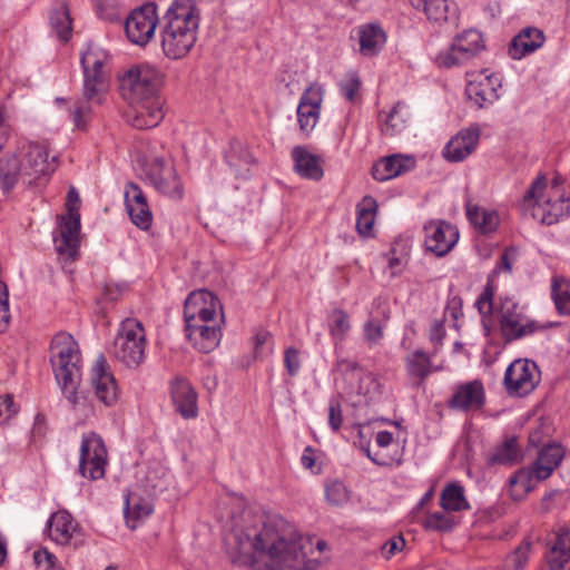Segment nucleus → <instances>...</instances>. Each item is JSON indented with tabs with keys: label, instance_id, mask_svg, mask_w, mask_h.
I'll return each instance as SVG.
<instances>
[{
	"label": "nucleus",
	"instance_id": "1",
	"mask_svg": "<svg viewBox=\"0 0 570 570\" xmlns=\"http://www.w3.org/2000/svg\"><path fill=\"white\" fill-rule=\"evenodd\" d=\"M234 562L258 570H314L313 543L281 515L244 514L225 539Z\"/></svg>",
	"mask_w": 570,
	"mask_h": 570
},
{
	"label": "nucleus",
	"instance_id": "2",
	"mask_svg": "<svg viewBox=\"0 0 570 570\" xmlns=\"http://www.w3.org/2000/svg\"><path fill=\"white\" fill-rule=\"evenodd\" d=\"M158 86L159 72L149 65L134 66L120 78V94L128 102L125 117L134 128L150 129L164 119Z\"/></svg>",
	"mask_w": 570,
	"mask_h": 570
},
{
	"label": "nucleus",
	"instance_id": "3",
	"mask_svg": "<svg viewBox=\"0 0 570 570\" xmlns=\"http://www.w3.org/2000/svg\"><path fill=\"white\" fill-rule=\"evenodd\" d=\"M200 14L193 0H175L164 16L160 45L164 55L173 60L185 58L198 38Z\"/></svg>",
	"mask_w": 570,
	"mask_h": 570
},
{
	"label": "nucleus",
	"instance_id": "4",
	"mask_svg": "<svg viewBox=\"0 0 570 570\" xmlns=\"http://www.w3.org/2000/svg\"><path fill=\"white\" fill-rule=\"evenodd\" d=\"M520 209L541 224L553 225L568 216L570 196L564 193L559 178L548 185L544 176H538L525 191Z\"/></svg>",
	"mask_w": 570,
	"mask_h": 570
},
{
	"label": "nucleus",
	"instance_id": "5",
	"mask_svg": "<svg viewBox=\"0 0 570 570\" xmlns=\"http://www.w3.org/2000/svg\"><path fill=\"white\" fill-rule=\"evenodd\" d=\"M50 363L55 377L63 395L77 406L79 404L78 387L81 381L82 357L78 343L66 332L56 334L50 345Z\"/></svg>",
	"mask_w": 570,
	"mask_h": 570
},
{
	"label": "nucleus",
	"instance_id": "6",
	"mask_svg": "<svg viewBox=\"0 0 570 570\" xmlns=\"http://www.w3.org/2000/svg\"><path fill=\"white\" fill-rule=\"evenodd\" d=\"M80 198L77 190L71 187L67 194V215L61 216L57 230L53 233L55 247L58 255L65 261H76L80 246Z\"/></svg>",
	"mask_w": 570,
	"mask_h": 570
},
{
	"label": "nucleus",
	"instance_id": "7",
	"mask_svg": "<svg viewBox=\"0 0 570 570\" xmlns=\"http://www.w3.org/2000/svg\"><path fill=\"white\" fill-rule=\"evenodd\" d=\"M146 332L140 321L121 322L112 346L114 356L129 368H137L145 360Z\"/></svg>",
	"mask_w": 570,
	"mask_h": 570
},
{
	"label": "nucleus",
	"instance_id": "8",
	"mask_svg": "<svg viewBox=\"0 0 570 570\" xmlns=\"http://www.w3.org/2000/svg\"><path fill=\"white\" fill-rule=\"evenodd\" d=\"M498 320L500 334L505 343L531 335L540 328L538 322L529 318L524 308L510 297L501 301Z\"/></svg>",
	"mask_w": 570,
	"mask_h": 570
},
{
	"label": "nucleus",
	"instance_id": "9",
	"mask_svg": "<svg viewBox=\"0 0 570 570\" xmlns=\"http://www.w3.org/2000/svg\"><path fill=\"white\" fill-rule=\"evenodd\" d=\"M158 24L157 4L146 2L130 11L125 19L124 28L129 42L145 47L155 38Z\"/></svg>",
	"mask_w": 570,
	"mask_h": 570
},
{
	"label": "nucleus",
	"instance_id": "10",
	"mask_svg": "<svg viewBox=\"0 0 570 570\" xmlns=\"http://www.w3.org/2000/svg\"><path fill=\"white\" fill-rule=\"evenodd\" d=\"M541 381L537 363L529 358L514 360L505 370L503 386L512 397H524L532 393Z\"/></svg>",
	"mask_w": 570,
	"mask_h": 570
},
{
	"label": "nucleus",
	"instance_id": "11",
	"mask_svg": "<svg viewBox=\"0 0 570 570\" xmlns=\"http://www.w3.org/2000/svg\"><path fill=\"white\" fill-rule=\"evenodd\" d=\"M184 318L188 327H196L197 323L223 322V307L212 292L200 289L190 293L186 298Z\"/></svg>",
	"mask_w": 570,
	"mask_h": 570
},
{
	"label": "nucleus",
	"instance_id": "12",
	"mask_svg": "<svg viewBox=\"0 0 570 570\" xmlns=\"http://www.w3.org/2000/svg\"><path fill=\"white\" fill-rule=\"evenodd\" d=\"M107 458L104 440L95 432L85 433L79 450V473L89 480L104 478Z\"/></svg>",
	"mask_w": 570,
	"mask_h": 570
},
{
	"label": "nucleus",
	"instance_id": "13",
	"mask_svg": "<svg viewBox=\"0 0 570 570\" xmlns=\"http://www.w3.org/2000/svg\"><path fill=\"white\" fill-rule=\"evenodd\" d=\"M22 180L32 184L39 178L51 175L57 169V158H49L48 147L39 142H29L21 151Z\"/></svg>",
	"mask_w": 570,
	"mask_h": 570
},
{
	"label": "nucleus",
	"instance_id": "14",
	"mask_svg": "<svg viewBox=\"0 0 570 570\" xmlns=\"http://www.w3.org/2000/svg\"><path fill=\"white\" fill-rule=\"evenodd\" d=\"M146 179L160 194L175 200L183 199L184 185L170 161L154 158L146 169Z\"/></svg>",
	"mask_w": 570,
	"mask_h": 570
},
{
	"label": "nucleus",
	"instance_id": "15",
	"mask_svg": "<svg viewBox=\"0 0 570 570\" xmlns=\"http://www.w3.org/2000/svg\"><path fill=\"white\" fill-rule=\"evenodd\" d=\"M483 48L482 35L476 30L470 29L458 35L453 39L451 47L438 55L436 62L446 68L460 66L475 57Z\"/></svg>",
	"mask_w": 570,
	"mask_h": 570
},
{
	"label": "nucleus",
	"instance_id": "16",
	"mask_svg": "<svg viewBox=\"0 0 570 570\" xmlns=\"http://www.w3.org/2000/svg\"><path fill=\"white\" fill-rule=\"evenodd\" d=\"M424 244L429 252L441 257L446 255L459 240L458 228L442 219L430 220L424 225Z\"/></svg>",
	"mask_w": 570,
	"mask_h": 570
},
{
	"label": "nucleus",
	"instance_id": "17",
	"mask_svg": "<svg viewBox=\"0 0 570 570\" xmlns=\"http://www.w3.org/2000/svg\"><path fill=\"white\" fill-rule=\"evenodd\" d=\"M324 89L318 83H311L302 94L297 106V120L303 134L308 135L320 119Z\"/></svg>",
	"mask_w": 570,
	"mask_h": 570
},
{
	"label": "nucleus",
	"instance_id": "18",
	"mask_svg": "<svg viewBox=\"0 0 570 570\" xmlns=\"http://www.w3.org/2000/svg\"><path fill=\"white\" fill-rule=\"evenodd\" d=\"M481 129L478 125H472L461 129L444 146L442 155L450 163H460L471 156L480 140Z\"/></svg>",
	"mask_w": 570,
	"mask_h": 570
},
{
	"label": "nucleus",
	"instance_id": "19",
	"mask_svg": "<svg viewBox=\"0 0 570 570\" xmlns=\"http://www.w3.org/2000/svg\"><path fill=\"white\" fill-rule=\"evenodd\" d=\"M91 385L97 399L105 405H112L118 397V386L106 357L100 354L91 368Z\"/></svg>",
	"mask_w": 570,
	"mask_h": 570
},
{
	"label": "nucleus",
	"instance_id": "20",
	"mask_svg": "<svg viewBox=\"0 0 570 570\" xmlns=\"http://www.w3.org/2000/svg\"><path fill=\"white\" fill-rule=\"evenodd\" d=\"M472 77L468 80L465 94L478 108L492 105L499 99L498 89L501 82L497 76L481 72Z\"/></svg>",
	"mask_w": 570,
	"mask_h": 570
},
{
	"label": "nucleus",
	"instance_id": "21",
	"mask_svg": "<svg viewBox=\"0 0 570 570\" xmlns=\"http://www.w3.org/2000/svg\"><path fill=\"white\" fill-rule=\"evenodd\" d=\"M485 404V390L480 380H473L455 386L449 407L463 412L478 411Z\"/></svg>",
	"mask_w": 570,
	"mask_h": 570
},
{
	"label": "nucleus",
	"instance_id": "22",
	"mask_svg": "<svg viewBox=\"0 0 570 570\" xmlns=\"http://www.w3.org/2000/svg\"><path fill=\"white\" fill-rule=\"evenodd\" d=\"M411 6L423 11L428 20L442 24L445 22L455 23L459 10L453 0H409Z\"/></svg>",
	"mask_w": 570,
	"mask_h": 570
},
{
	"label": "nucleus",
	"instance_id": "23",
	"mask_svg": "<svg viewBox=\"0 0 570 570\" xmlns=\"http://www.w3.org/2000/svg\"><path fill=\"white\" fill-rule=\"evenodd\" d=\"M171 399L176 411L184 419L188 420L197 416V394L187 380L178 377L173 382Z\"/></svg>",
	"mask_w": 570,
	"mask_h": 570
},
{
	"label": "nucleus",
	"instance_id": "24",
	"mask_svg": "<svg viewBox=\"0 0 570 570\" xmlns=\"http://www.w3.org/2000/svg\"><path fill=\"white\" fill-rule=\"evenodd\" d=\"M220 323H197L196 327L186 325L187 337L198 351L209 353L219 345L222 338Z\"/></svg>",
	"mask_w": 570,
	"mask_h": 570
},
{
	"label": "nucleus",
	"instance_id": "25",
	"mask_svg": "<svg viewBox=\"0 0 570 570\" xmlns=\"http://www.w3.org/2000/svg\"><path fill=\"white\" fill-rule=\"evenodd\" d=\"M415 167V159L412 156L391 155L381 159L372 169L373 178L377 181H385L412 170Z\"/></svg>",
	"mask_w": 570,
	"mask_h": 570
},
{
	"label": "nucleus",
	"instance_id": "26",
	"mask_svg": "<svg viewBox=\"0 0 570 570\" xmlns=\"http://www.w3.org/2000/svg\"><path fill=\"white\" fill-rule=\"evenodd\" d=\"M294 170L303 178L320 180L324 176L323 159L321 156L309 153L303 146L292 149Z\"/></svg>",
	"mask_w": 570,
	"mask_h": 570
},
{
	"label": "nucleus",
	"instance_id": "27",
	"mask_svg": "<svg viewBox=\"0 0 570 570\" xmlns=\"http://www.w3.org/2000/svg\"><path fill=\"white\" fill-rule=\"evenodd\" d=\"M360 53L364 57L376 56L386 42V35L377 22L361 24L356 29Z\"/></svg>",
	"mask_w": 570,
	"mask_h": 570
},
{
	"label": "nucleus",
	"instance_id": "28",
	"mask_svg": "<svg viewBox=\"0 0 570 570\" xmlns=\"http://www.w3.org/2000/svg\"><path fill=\"white\" fill-rule=\"evenodd\" d=\"M543 42V32L540 29L528 27L512 39L508 52L512 59L520 60L539 49Z\"/></svg>",
	"mask_w": 570,
	"mask_h": 570
},
{
	"label": "nucleus",
	"instance_id": "29",
	"mask_svg": "<svg viewBox=\"0 0 570 570\" xmlns=\"http://www.w3.org/2000/svg\"><path fill=\"white\" fill-rule=\"evenodd\" d=\"M49 537L58 544H70L78 532V524L67 511H58L48 521Z\"/></svg>",
	"mask_w": 570,
	"mask_h": 570
},
{
	"label": "nucleus",
	"instance_id": "30",
	"mask_svg": "<svg viewBox=\"0 0 570 570\" xmlns=\"http://www.w3.org/2000/svg\"><path fill=\"white\" fill-rule=\"evenodd\" d=\"M465 209L469 222L478 233L490 235L498 229L500 218L497 210L474 205L471 202H466Z\"/></svg>",
	"mask_w": 570,
	"mask_h": 570
},
{
	"label": "nucleus",
	"instance_id": "31",
	"mask_svg": "<svg viewBox=\"0 0 570 570\" xmlns=\"http://www.w3.org/2000/svg\"><path fill=\"white\" fill-rule=\"evenodd\" d=\"M563 455L564 451L559 444H548L543 446L531 466L533 469L535 480L540 481L548 479L554 469L559 466Z\"/></svg>",
	"mask_w": 570,
	"mask_h": 570
},
{
	"label": "nucleus",
	"instance_id": "32",
	"mask_svg": "<svg viewBox=\"0 0 570 570\" xmlns=\"http://www.w3.org/2000/svg\"><path fill=\"white\" fill-rule=\"evenodd\" d=\"M548 563L551 570H570V527L558 531Z\"/></svg>",
	"mask_w": 570,
	"mask_h": 570
},
{
	"label": "nucleus",
	"instance_id": "33",
	"mask_svg": "<svg viewBox=\"0 0 570 570\" xmlns=\"http://www.w3.org/2000/svg\"><path fill=\"white\" fill-rule=\"evenodd\" d=\"M82 72L83 97H87V99H94L95 105H101L109 87V72Z\"/></svg>",
	"mask_w": 570,
	"mask_h": 570
},
{
	"label": "nucleus",
	"instance_id": "34",
	"mask_svg": "<svg viewBox=\"0 0 570 570\" xmlns=\"http://www.w3.org/2000/svg\"><path fill=\"white\" fill-rule=\"evenodd\" d=\"M405 366L410 376L424 381L432 372L442 370V366L432 367V357L423 350H415L405 357Z\"/></svg>",
	"mask_w": 570,
	"mask_h": 570
},
{
	"label": "nucleus",
	"instance_id": "35",
	"mask_svg": "<svg viewBox=\"0 0 570 570\" xmlns=\"http://www.w3.org/2000/svg\"><path fill=\"white\" fill-rule=\"evenodd\" d=\"M49 23L52 32L60 41L67 42L71 37L72 21L66 3H59L49 13Z\"/></svg>",
	"mask_w": 570,
	"mask_h": 570
},
{
	"label": "nucleus",
	"instance_id": "36",
	"mask_svg": "<svg viewBox=\"0 0 570 570\" xmlns=\"http://www.w3.org/2000/svg\"><path fill=\"white\" fill-rule=\"evenodd\" d=\"M377 209L376 200L365 196L356 207V229L360 235L368 236L374 226Z\"/></svg>",
	"mask_w": 570,
	"mask_h": 570
},
{
	"label": "nucleus",
	"instance_id": "37",
	"mask_svg": "<svg viewBox=\"0 0 570 570\" xmlns=\"http://www.w3.org/2000/svg\"><path fill=\"white\" fill-rule=\"evenodd\" d=\"M440 505L445 511H463L469 510L470 504L464 495V488L458 483H449L441 493Z\"/></svg>",
	"mask_w": 570,
	"mask_h": 570
},
{
	"label": "nucleus",
	"instance_id": "38",
	"mask_svg": "<svg viewBox=\"0 0 570 570\" xmlns=\"http://www.w3.org/2000/svg\"><path fill=\"white\" fill-rule=\"evenodd\" d=\"M534 472L532 468L520 469L509 479L510 495L514 501L522 500L534 488Z\"/></svg>",
	"mask_w": 570,
	"mask_h": 570
},
{
	"label": "nucleus",
	"instance_id": "39",
	"mask_svg": "<svg viewBox=\"0 0 570 570\" xmlns=\"http://www.w3.org/2000/svg\"><path fill=\"white\" fill-rule=\"evenodd\" d=\"M153 512L151 504L141 499H137L135 497H127L125 501V518L127 527L131 530L138 528L139 523L150 515Z\"/></svg>",
	"mask_w": 570,
	"mask_h": 570
},
{
	"label": "nucleus",
	"instance_id": "40",
	"mask_svg": "<svg viewBox=\"0 0 570 570\" xmlns=\"http://www.w3.org/2000/svg\"><path fill=\"white\" fill-rule=\"evenodd\" d=\"M109 55L102 48L89 45L86 51L81 53L82 71L87 72H109L107 65L109 62Z\"/></svg>",
	"mask_w": 570,
	"mask_h": 570
},
{
	"label": "nucleus",
	"instance_id": "41",
	"mask_svg": "<svg viewBox=\"0 0 570 570\" xmlns=\"http://www.w3.org/2000/svg\"><path fill=\"white\" fill-rule=\"evenodd\" d=\"M22 179L21 161L17 156L0 158V188L9 191L18 179Z\"/></svg>",
	"mask_w": 570,
	"mask_h": 570
},
{
	"label": "nucleus",
	"instance_id": "42",
	"mask_svg": "<svg viewBox=\"0 0 570 570\" xmlns=\"http://www.w3.org/2000/svg\"><path fill=\"white\" fill-rule=\"evenodd\" d=\"M351 331L350 315L342 308H334L328 315V332L337 346L342 344Z\"/></svg>",
	"mask_w": 570,
	"mask_h": 570
},
{
	"label": "nucleus",
	"instance_id": "43",
	"mask_svg": "<svg viewBox=\"0 0 570 570\" xmlns=\"http://www.w3.org/2000/svg\"><path fill=\"white\" fill-rule=\"evenodd\" d=\"M520 449L514 438L504 441L489 455L490 465H511L520 460Z\"/></svg>",
	"mask_w": 570,
	"mask_h": 570
},
{
	"label": "nucleus",
	"instance_id": "44",
	"mask_svg": "<svg viewBox=\"0 0 570 570\" xmlns=\"http://www.w3.org/2000/svg\"><path fill=\"white\" fill-rule=\"evenodd\" d=\"M411 114L409 108L401 101L396 102L389 112L383 131L394 136L401 134L409 125Z\"/></svg>",
	"mask_w": 570,
	"mask_h": 570
},
{
	"label": "nucleus",
	"instance_id": "45",
	"mask_svg": "<svg viewBox=\"0 0 570 570\" xmlns=\"http://www.w3.org/2000/svg\"><path fill=\"white\" fill-rule=\"evenodd\" d=\"M363 425H358L357 431V445L363 451V453L376 465L380 466H390L393 463H401V460L399 458L387 455L385 453H382L381 451L373 452L371 450V440L364 434Z\"/></svg>",
	"mask_w": 570,
	"mask_h": 570
},
{
	"label": "nucleus",
	"instance_id": "46",
	"mask_svg": "<svg viewBox=\"0 0 570 570\" xmlns=\"http://www.w3.org/2000/svg\"><path fill=\"white\" fill-rule=\"evenodd\" d=\"M551 291L557 311L562 315H570V281L554 277Z\"/></svg>",
	"mask_w": 570,
	"mask_h": 570
},
{
	"label": "nucleus",
	"instance_id": "47",
	"mask_svg": "<svg viewBox=\"0 0 570 570\" xmlns=\"http://www.w3.org/2000/svg\"><path fill=\"white\" fill-rule=\"evenodd\" d=\"M92 104H95L94 99H87L82 95L81 98L75 101L73 107L69 109V116L77 129L85 130L87 128L92 112Z\"/></svg>",
	"mask_w": 570,
	"mask_h": 570
},
{
	"label": "nucleus",
	"instance_id": "48",
	"mask_svg": "<svg viewBox=\"0 0 570 570\" xmlns=\"http://www.w3.org/2000/svg\"><path fill=\"white\" fill-rule=\"evenodd\" d=\"M530 550L531 542L529 540L522 541V543L514 551L504 558L502 562V570L524 569L529 560Z\"/></svg>",
	"mask_w": 570,
	"mask_h": 570
},
{
	"label": "nucleus",
	"instance_id": "49",
	"mask_svg": "<svg viewBox=\"0 0 570 570\" xmlns=\"http://www.w3.org/2000/svg\"><path fill=\"white\" fill-rule=\"evenodd\" d=\"M325 499L331 505H343L350 500L346 485L340 480H333L325 484Z\"/></svg>",
	"mask_w": 570,
	"mask_h": 570
},
{
	"label": "nucleus",
	"instance_id": "50",
	"mask_svg": "<svg viewBox=\"0 0 570 570\" xmlns=\"http://www.w3.org/2000/svg\"><path fill=\"white\" fill-rule=\"evenodd\" d=\"M385 322L371 316L363 325L364 340L370 346L381 343L384 337Z\"/></svg>",
	"mask_w": 570,
	"mask_h": 570
},
{
	"label": "nucleus",
	"instance_id": "51",
	"mask_svg": "<svg viewBox=\"0 0 570 570\" xmlns=\"http://www.w3.org/2000/svg\"><path fill=\"white\" fill-rule=\"evenodd\" d=\"M130 220L141 230H147L153 224V213L148 204L126 208Z\"/></svg>",
	"mask_w": 570,
	"mask_h": 570
},
{
	"label": "nucleus",
	"instance_id": "52",
	"mask_svg": "<svg viewBox=\"0 0 570 570\" xmlns=\"http://www.w3.org/2000/svg\"><path fill=\"white\" fill-rule=\"evenodd\" d=\"M423 525L433 531H449L454 527V521L444 512H433L425 517Z\"/></svg>",
	"mask_w": 570,
	"mask_h": 570
},
{
	"label": "nucleus",
	"instance_id": "53",
	"mask_svg": "<svg viewBox=\"0 0 570 570\" xmlns=\"http://www.w3.org/2000/svg\"><path fill=\"white\" fill-rule=\"evenodd\" d=\"M124 198L126 208H132L135 206L148 204L147 198L141 188L132 181L126 184L124 190Z\"/></svg>",
	"mask_w": 570,
	"mask_h": 570
},
{
	"label": "nucleus",
	"instance_id": "54",
	"mask_svg": "<svg viewBox=\"0 0 570 570\" xmlns=\"http://www.w3.org/2000/svg\"><path fill=\"white\" fill-rule=\"evenodd\" d=\"M360 87L361 80L354 72L347 73L340 82L341 94L351 102L355 100Z\"/></svg>",
	"mask_w": 570,
	"mask_h": 570
},
{
	"label": "nucleus",
	"instance_id": "55",
	"mask_svg": "<svg viewBox=\"0 0 570 570\" xmlns=\"http://www.w3.org/2000/svg\"><path fill=\"white\" fill-rule=\"evenodd\" d=\"M10 318L8 286L0 279V333L9 327Z\"/></svg>",
	"mask_w": 570,
	"mask_h": 570
},
{
	"label": "nucleus",
	"instance_id": "56",
	"mask_svg": "<svg viewBox=\"0 0 570 570\" xmlns=\"http://www.w3.org/2000/svg\"><path fill=\"white\" fill-rule=\"evenodd\" d=\"M227 163L235 170L237 175H243L248 171L249 165L253 164L254 159L250 154L246 150L242 151V155L236 159L234 154L226 156Z\"/></svg>",
	"mask_w": 570,
	"mask_h": 570
},
{
	"label": "nucleus",
	"instance_id": "57",
	"mask_svg": "<svg viewBox=\"0 0 570 570\" xmlns=\"http://www.w3.org/2000/svg\"><path fill=\"white\" fill-rule=\"evenodd\" d=\"M284 365L291 376H295L301 370L299 352L295 347L286 348L284 353Z\"/></svg>",
	"mask_w": 570,
	"mask_h": 570
},
{
	"label": "nucleus",
	"instance_id": "58",
	"mask_svg": "<svg viewBox=\"0 0 570 570\" xmlns=\"http://www.w3.org/2000/svg\"><path fill=\"white\" fill-rule=\"evenodd\" d=\"M475 305L483 316H489L493 313V291L491 286H487L483 293L479 296Z\"/></svg>",
	"mask_w": 570,
	"mask_h": 570
},
{
	"label": "nucleus",
	"instance_id": "59",
	"mask_svg": "<svg viewBox=\"0 0 570 570\" xmlns=\"http://www.w3.org/2000/svg\"><path fill=\"white\" fill-rule=\"evenodd\" d=\"M342 423V406L337 400H331L328 404V424L334 432H337Z\"/></svg>",
	"mask_w": 570,
	"mask_h": 570
},
{
	"label": "nucleus",
	"instance_id": "60",
	"mask_svg": "<svg viewBox=\"0 0 570 570\" xmlns=\"http://www.w3.org/2000/svg\"><path fill=\"white\" fill-rule=\"evenodd\" d=\"M18 412L11 395L0 397V424L6 423Z\"/></svg>",
	"mask_w": 570,
	"mask_h": 570
},
{
	"label": "nucleus",
	"instance_id": "61",
	"mask_svg": "<svg viewBox=\"0 0 570 570\" xmlns=\"http://www.w3.org/2000/svg\"><path fill=\"white\" fill-rule=\"evenodd\" d=\"M33 560L37 566H43L46 570H52L56 563V557L46 549L37 550L33 553Z\"/></svg>",
	"mask_w": 570,
	"mask_h": 570
},
{
	"label": "nucleus",
	"instance_id": "62",
	"mask_svg": "<svg viewBox=\"0 0 570 570\" xmlns=\"http://www.w3.org/2000/svg\"><path fill=\"white\" fill-rule=\"evenodd\" d=\"M404 546L405 541L402 537H394L385 542V544L382 547V552L386 558H391L396 552L402 551Z\"/></svg>",
	"mask_w": 570,
	"mask_h": 570
},
{
	"label": "nucleus",
	"instance_id": "63",
	"mask_svg": "<svg viewBox=\"0 0 570 570\" xmlns=\"http://www.w3.org/2000/svg\"><path fill=\"white\" fill-rule=\"evenodd\" d=\"M47 432L46 417L43 414L38 413L35 417V422L31 430V435L33 440L42 439Z\"/></svg>",
	"mask_w": 570,
	"mask_h": 570
},
{
	"label": "nucleus",
	"instance_id": "64",
	"mask_svg": "<svg viewBox=\"0 0 570 570\" xmlns=\"http://www.w3.org/2000/svg\"><path fill=\"white\" fill-rule=\"evenodd\" d=\"M393 434L389 431H380L375 436V443L382 450L389 448L393 443Z\"/></svg>",
	"mask_w": 570,
	"mask_h": 570
}]
</instances>
